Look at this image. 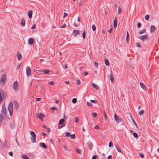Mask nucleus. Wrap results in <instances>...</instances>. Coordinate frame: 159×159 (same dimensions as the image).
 I'll use <instances>...</instances> for the list:
<instances>
[{
    "instance_id": "1",
    "label": "nucleus",
    "mask_w": 159,
    "mask_h": 159,
    "mask_svg": "<svg viewBox=\"0 0 159 159\" xmlns=\"http://www.w3.org/2000/svg\"><path fill=\"white\" fill-rule=\"evenodd\" d=\"M13 103L12 102H10L8 106V110L10 113V115L11 116L13 114Z\"/></svg>"
},
{
    "instance_id": "2",
    "label": "nucleus",
    "mask_w": 159,
    "mask_h": 159,
    "mask_svg": "<svg viewBox=\"0 0 159 159\" xmlns=\"http://www.w3.org/2000/svg\"><path fill=\"white\" fill-rule=\"evenodd\" d=\"M2 110L1 111V113H2L5 116L7 113V111L5 107V103H4L2 105Z\"/></svg>"
},
{
    "instance_id": "3",
    "label": "nucleus",
    "mask_w": 159,
    "mask_h": 159,
    "mask_svg": "<svg viewBox=\"0 0 159 159\" xmlns=\"http://www.w3.org/2000/svg\"><path fill=\"white\" fill-rule=\"evenodd\" d=\"M7 80L6 75L5 74H3L0 79V82L5 83Z\"/></svg>"
},
{
    "instance_id": "4",
    "label": "nucleus",
    "mask_w": 159,
    "mask_h": 159,
    "mask_svg": "<svg viewBox=\"0 0 159 159\" xmlns=\"http://www.w3.org/2000/svg\"><path fill=\"white\" fill-rule=\"evenodd\" d=\"M148 39V36L146 34L141 35L140 37V39L143 41L147 40Z\"/></svg>"
},
{
    "instance_id": "5",
    "label": "nucleus",
    "mask_w": 159,
    "mask_h": 159,
    "mask_svg": "<svg viewBox=\"0 0 159 159\" xmlns=\"http://www.w3.org/2000/svg\"><path fill=\"white\" fill-rule=\"evenodd\" d=\"M31 70L30 67L28 66H27L26 68V75L28 76H30L31 74Z\"/></svg>"
},
{
    "instance_id": "6",
    "label": "nucleus",
    "mask_w": 159,
    "mask_h": 159,
    "mask_svg": "<svg viewBox=\"0 0 159 159\" xmlns=\"http://www.w3.org/2000/svg\"><path fill=\"white\" fill-rule=\"evenodd\" d=\"M18 83L17 81H16L13 83V86L14 89L16 91L18 90Z\"/></svg>"
},
{
    "instance_id": "7",
    "label": "nucleus",
    "mask_w": 159,
    "mask_h": 159,
    "mask_svg": "<svg viewBox=\"0 0 159 159\" xmlns=\"http://www.w3.org/2000/svg\"><path fill=\"white\" fill-rule=\"evenodd\" d=\"M64 120L63 119H61L60 120L59 122V125L58 126V129H60L63 126H60V125L61 124H62V123H64Z\"/></svg>"
},
{
    "instance_id": "8",
    "label": "nucleus",
    "mask_w": 159,
    "mask_h": 159,
    "mask_svg": "<svg viewBox=\"0 0 159 159\" xmlns=\"http://www.w3.org/2000/svg\"><path fill=\"white\" fill-rule=\"evenodd\" d=\"M6 98V96L4 95L3 94H1L0 93V102L1 101L4 99Z\"/></svg>"
},
{
    "instance_id": "9",
    "label": "nucleus",
    "mask_w": 159,
    "mask_h": 159,
    "mask_svg": "<svg viewBox=\"0 0 159 159\" xmlns=\"http://www.w3.org/2000/svg\"><path fill=\"white\" fill-rule=\"evenodd\" d=\"M39 146L44 148L47 149V147L46 145V144L43 143H39Z\"/></svg>"
},
{
    "instance_id": "10",
    "label": "nucleus",
    "mask_w": 159,
    "mask_h": 159,
    "mask_svg": "<svg viewBox=\"0 0 159 159\" xmlns=\"http://www.w3.org/2000/svg\"><path fill=\"white\" fill-rule=\"evenodd\" d=\"M79 34V31L78 30H73V36L76 37Z\"/></svg>"
},
{
    "instance_id": "11",
    "label": "nucleus",
    "mask_w": 159,
    "mask_h": 159,
    "mask_svg": "<svg viewBox=\"0 0 159 159\" xmlns=\"http://www.w3.org/2000/svg\"><path fill=\"white\" fill-rule=\"evenodd\" d=\"M44 116L43 114L41 113H40L39 114L38 113L37 117L38 118L42 120L44 117Z\"/></svg>"
},
{
    "instance_id": "12",
    "label": "nucleus",
    "mask_w": 159,
    "mask_h": 159,
    "mask_svg": "<svg viewBox=\"0 0 159 159\" xmlns=\"http://www.w3.org/2000/svg\"><path fill=\"white\" fill-rule=\"evenodd\" d=\"M33 11L32 10H30L28 12V15L30 19H31L32 16Z\"/></svg>"
},
{
    "instance_id": "13",
    "label": "nucleus",
    "mask_w": 159,
    "mask_h": 159,
    "mask_svg": "<svg viewBox=\"0 0 159 159\" xmlns=\"http://www.w3.org/2000/svg\"><path fill=\"white\" fill-rule=\"evenodd\" d=\"M140 86L144 90H146V87L145 84L142 83H140Z\"/></svg>"
},
{
    "instance_id": "14",
    "label": "nucleus",
    "mask_w": 159,
    "mask_h": 159,
    "mask_svg": "<svg viewBox=\"0 0 159 159\" xmlns=\"http://www.w3.org/2000/svg\"><path fill=\"white\" fill-rule=\"evenodd\" d=\"M117 25V19L116 17H115L114 21V27L116 28Z\"/></svg>"
},
{
    "instance_id": "15",
    "label": "nucleus",
    "mask_w": 159,
    "mask_h": 159,
    "mask_svg": "<svg viewBox=\"0 0 159 159\" xmlns=\"http://www.w3.org/2000/svg\"><path fill=\"white\" fill-rule=\"evenodd\" d=\"M34 40L32 38H30L28 40V43L32 45L34 43Z\"/></svg>"
},
{
    "instance_id": "16",
    "label": "nucleus",
    "mask_w": 159,
    "mask_h": 159,
    "mask_svg": "<svg viewBox=\"0 0 159 159\" xmlns=\"http://www.w3.org/2000/svg\"><path fill=\"white\" fill-rule=\"evenodd\" d=\"M22 57V56L20 52H18L17 53V57L18 60H20Z\"/></svg>"
},
{
    "instance_id": "17",
    "label": "nucleus",
    "mask_w": 159,
    "mask_h": 159,
    "mask_svg": "<svg viewBox=\"0 0 159 159\" xmlns=\"http://www.w3.org/2000/svg\"><path fill=\"white\" fill-rule=\"evenodd\" d=\"M21 25L22 26H24L25 24V20L24 19H23L21 21Z\"/></svg>"
},
{
    "instance_id": "18",
    "label": "nucleus",
    "mask_w": 159,
    "mask_h": 159,
    "mask_svg": "<svg viewBox=\"0 0 159 159\" xmlns=\"http://www.w3.org/2000/svg\"><path fill=\"white\" fill-rule=\"evenodd\" d=\"M155 27L153 25H151L150 27V31L151 32H152L155 30Z\"/></svg>"
},
{
    "instance_id": "19",
    "label": "nucleus",
    "mask_w": 159,
    "mask_h": 159,
    "mask_svg": "<svg viewBox=\"0 0 159 159\" xmlns=\"http://www.w3.org/2000/svg\"><path fill=\"white\" fill-rule=\"evenodd\" d=\"M30 134L32 136L31 137H36V136L35 133L34 132L32 131H30Z\"/></svg>"
},
{
    "instance_id": "20",
    "label": "nucleus",
    "mask_w": 159,
    "mask_h": 159,
    "mask_svg": "<svg viewBox=\"0 0 159 159\" xmlns=\"http://www.w3.org/2000/svg\"><path fill=\"white\" fill-rule=\"evenodd\" d=\"M21 157L23 159H29L28 157L26 155L23 154L21 155Z\"/></svg>"
},
{
    "instance_id": "21",
    "label": "nucleus",
    "mask_w": 159,
    "mask_h": 159,
    "mask_svg": "<svg viewBox=\"0 0 159 159\" xmlns=\"http://www.w3.org/2000/svg\"><path fill=\"white\" fill-rule=\"evenodd\" d=\"M4 115L2 113H1L0 115V122L2 121L3 120L4 118Z\"/></svg>"
},
{
    "instance_id": "22",
    "label": "nucleus",
    "mask_w": 159,
    "mask_h": 159,
    "mask_svg": "<svg viewBox=\"0 0 159 159\" xmlns=\"http://www.w3.org/2000/svg\"><path fill=\"white\" fill-rule=\"evenodd\" d=\"M75 151L80 154H82V151L80 149L78 148H76L75 149Z\"/></svg>"
},
{
    "instance_id": "23",
    "label": "nucleus",
    "mask_w": 159,
    "mask_h": 159,
    "mask_svg": "<svg viewBox=\"0 0 159 159\" xmlns=\"http://www.w3.org/2000/svg\"><path fill=\"white\" fill-rule=\"evenodd\" d=\"M105 63L106 66H108L109 65V62L108 60L107 59H105Z\"/></svg>"
},
{
    "instance_id": "24",
    "label": "nucleus",
    "mask_w": 159,
    "mask_h": 159,
    "mask_svg": "<svg viewBox=\"0 0 159 159\" xmlns=\"http://www.w3.org/2000/svg\"><path fill=\"white\" fill-rule=\"evenodd\" d=\"M126 40L127 41V42L129 41V33L128 31H127L126 33Z\"/></svg>"
},
{
    "instance_id": "25",
    "label": "nucleus",
    "mask_w": 159,
    "mask_h": 159,
    "mask_svg": "<svg viewBox=\"0 0 159 159\" xmlns=\"http://www.w3.org/2000/svg\"><path fill=\"white\" fill-rule=\"evenodd\" d=\"M45 74H48L49 73V72H51L50 70H44L43 71Z\"/></svg>"
},
{
    "instance_id": "26",
    "label": "nucleus",
    "mask_w": 159,
    "mask_h": 159,
    "mask_svg": "<svg viewBox=\"0 0 159 159\" xmlns=\"http://www.w3.org/2000/svg\"><path fill=\"white\" fill-rule=\"evenodd\" d=\"M36 138V137H31L30 139L31 140L32 142L34 143L35 142V141H36V139H35Z\"/></svg>"
},
{
    "instance_id": "27",
    "label": "nucleus",
    "mask_w": 159,
    "mask_h": 159,
    "mask_svg": "<svg viewBox=\"0 0 159 159\" xmlns=\"http://www.w3.org/2000/svg\"><path fill=\"white\" fill-rule=\"evenodd\" d=\"M145 30L144 29H143L142 30H140L139 31V33L140 34H142L144 33H145Z\"/></svg>"
},
{
    "instance_id": "28",
    "label": "nucleus",
    "mask_w": 159,
    "mask_h": 159,
    "mask_svg": "<svg viewBox=\"0 0 159 159\" xmlns=\"http://www.w3.org/2000/svg\"><path fill=\"white\" fill-rule=\"evenodd\" d=\"M93 145L91 143L89 144L88 148L90 150H91L93 148Z\"/></svg>"
},
{
    "instance_id": "29",
    "label": "nucleus",
    "mask_w": 159,
    "mask_h": 159,
    "mask_svg": "<svg viewBox=\"0 0 159 159\" xmlns=\"http://www.w3.org/2000/svg\"><path fill=\"white\" fill-rule=\"evenodd\" d=\"M92 85L93 87L95 88L96 89H98V86L94 83H92Z\"/></svg>"
},
{
    "instance_id": "30",
    "label": "nucleus",
    "mask_w": 159,
    "mask_h": 159,
    "mask_svg": "<svg viewBox=\"0 0 159 159\" xmlns=\"http://www.w3.org/2000/svg\"><path fill=\"white\" fill-rule=\"evenodd\" d=\"M122 120V119L121 118H119L117 119H116V121L117 123H119V122H120Z\"/></svg>"
},
{
    "instance_id": "31",
    "label": "nucleus",
    "mask_w": 159,
    "mask_h": 159,
    "mask_svg": "<svg viewBox=\"0 0 159 159\" xmlns=\"http://www.w3.org/2000/svg\"><path fill=\"white\" fill-rule=\"evenodd\" d=\"M145 18L146 20H148L149 19V16L148 15H146L145 17Z\"/></svg>"
},
{
    "instance_id": "32",
    "label": "nucleus",
    "mask_w": 159,
    "mask_h": 159,
    "mask_svg": "<svg viewBox=\"0 0 159 159\" xmlns=\"http://www.w3.org/2000/svg\"><path fill=\"white\" fill-rule=\"evenodd\" d=\"M14 107L17 108L18 106L17 102L16 101H14Z\"/></svg>"
},
{
    "instance_id": "33",
    "label": "nucleus",
    "mask_w": 159,
    "mask_h": 159,
    "mask_svg": "<svg viewBox=\"0 0 159 159\" xmlns=\"http://www.w3.org/2000/svg\"><path fill=\"white\" fill-rule=\"evenodd\" d=\"M144 113V111L143 110H141L139 112V114L140 115H143Z\"/></svg>"
},
{
    "instance_id": "34",
    "label": "nucleus",
    "mask_w": 159,
    "mask_h": 159,
    "mask_svg": "<svg viewBox=\"0 0 159 159\" xmlns=\"http://www.w3.org/2000/svg\"><path fill=\"white\" fill-rule=\"evenodd\" d=\"M110 80L111 81H114V78H113L112 75L111 74H110Z\"/></svg>"
},
{
    "instance_id": "35",
    "label": "nucleus",
    "mask_w": 159,
    "mask_h": 159,
    "mask_svg": "<svg viewBox=\"0 0 159 159\" xmlns=\"http://www.w3.org/2000/svg\"><path fill=\"white\" fill-rule=\"evenodd\" d=\"M77 99L76 98H74L72 100V102L74 103H76L77 102Z\"/></svg>"
},
{
    "instance_id": "36",
    "label": "nucleus",
    "mask_w": 159,
    "mask_h": 159,
    "mask_svg": "<svg viewBox=\"0 0 159 159\" xmlns=\"http://www.w3.org/2000/svg\"><path fill=\"white\" fill-rule=\"evenodd\" d=\"M70 137L71 139H74L75 138V134H70Z\"/></svg>"
},
{
    "instance_id": "37",
    "label": "nucleus",
    "mask_w": 159,
    "mask_h": 159,
    "mask_svg": "<svg viewBox=\"0 0 159 159\" xmlns=\"http://www.w3.org/2000/svg\"><path fill=\"white\" fill-rule=\"evenodd\" d=\"M83 38L85 39L86 37V33L85 31H84L82 34Z\"/></svg>"
},
{
    "instance_id": "38",
    "label": "nucleus",
    "mask_w": 159,
    "mask_h": 159,
    "mask_svg": "<svg viewBox=\"0 0 159 159\" xmlns=\"http://www.w3.org/2000/svg\"><path fill=\"white\" fill-rule=\"evenodd\" d=\"M133 136L135 138H137L138 137V135L137 133H134L133 134Z\"/></svg>"
},
{
    "instance_id": "39",
    "label": "nucleus",
    "mask_w": 159,
    "mask_h": 159,
    "mask_svg": "<svg viewBox=\"0 0 159 159\" xmlns=\"http://www.w3.org/2000/svg\"><path fill=\"white\" fill-rule=\"evenodd\" d=\"M92 27L93 30V31H95L96 29V27L94 25H92Z\"/></svg>"
},
{
    "instance_id": "40",
    "label": "nucleus",
    "mask_w": 159,
    "mask_h": 159,
    "mask_svg": "<svg viewBox=\"0 0 159 159\" xmlns=\"http://www.w3.org/2000/svg\"><path fill=\"white\" fill-rule=\"evenodd\" d=\"M76 84L77 85H79L80 84V80L77 79L76 80Z\"/></svg>"
},
{
    "instance_id": "41",
    "label": "nucleus",
    "mask_w": 159,
    "mask_h": 159,
    "mask_svg": "<svg viewBox=\"0 0 159 159\" xmlns=\"http://www.w3.org/2000/svg\"><path fill=\"white\" fill-rule=\"evenodd\" d=\"M121 9L120 8V7L119 6L118 7V14H120L121 12Z\"/></svg>"
},
{
    "instance_id": "42",
    "label": "nucleus",
    "mask_w": 159,
    "mask_h": 159,
    "mask_svg": "<svg viewBox=\"0 0 159 159\" xmlns=\"http://www.w3.org/2000/svg\"><path fill=\"white\" fill-rule=\"evenodd\" d=\"M70 134L69 132H67L65 133V136L66 137H70Z\"/></svg>"
},
{
    "instance_id": "43",
    "label": "nucleus",
    "mask_w": 159,
    "mask_h": 159,
    "mask_svg": "<svg viewBox=\"0 0 159 159\" xmlns=\"http://www.w3.org/2000/svg\"><path fill=\"white\" fill-rule=\"evenodd\" d=\"M90 102H91L94 103H96L97 102V101L94 100H92L90 101Z\"/></svg>"
},
{
    "instance_id": "44",
    "label": "nucleus",
    "mask_w": 159,
    "mask_h": 159,
    "mask_svg": "<svg viewBox=\"0 0 159 159\" xmlns=\"http://www.w3.org/2000/svg\"><path fill=\"white\" fill-rule=\"evenodd\" d=\"M103 112H104V116L105 120H107V116L106 115L105 111H104Z\"/></svg>"
},
{
    "instance_id": "45",
    "label": "nucleus",
    "mask_w": 159,
    "mask_h": 159,
    "mask_svg": "<svg viewBox=\"0 0 159 159\" xmlns=\"http://www.w3.org/2000/svg\"><path fill=\"white\" fill-rule=\"evenodd\" d=\"M87 104L89 107H92L93 106V104L92 103L88 102H87Z\"/></svg>"
},
{
    "instance_id": "46",
    "label": "nucleus",
    "mask_w": 159,
    "mask_h": 159,
    "mask_svg": "<svg viewBox=\"0 0 159 159\" xmlns=\"http://www.w3.org/2000/svg\"><path fill=\"white\" fill-rule=\"evenodd\" d=\"M139 156L141 157L142 158H143L144 157V156L143 154H142L141 153H139Z\"/></svg>"
},
{
    "instance_id": "47",
    "label": "nucleus",
    "mask_w": 159,
    "mask_h": 159,
    "mask_svg": "<svg viewBox=\"0 0 159 159\" xmlns=\"http://www.w3.org/2000/svg\"><path fill=\"white\" fill-rule=\"evenodd\" d=\"M116 148L117 150L119 152H121V150L118 148V147L117 146H116Z\"/></svg>"
},
{
    "instance_id": "48",
    "label": "nucleus",
    "mask_w": 159,
    "mask_h": 159,
    "mask_svg": "<svg viewBox=\"0 0 159 159\" xmlns=\"http://www.w3.org/2000/svg\"><path fill=\"white\" fill-rule=\"evenodd\" d=\"M79 120V119L77 117H75V122L77 123V122H78Z\"/></svg>"
},
{
    "instance_id": "49",
    "label": "nucleus",
    "mask_w": 159,
    "mask_h": 159,
    "mask_svg": "<svg viewBox=\"0 0 159 159\" xmlns=\"http://www.w3.org/2000/svg\"><path fill=\"white\" fill-rule=\"evenodd\" d=\"M119 118V117L118 116H117V115L116 114H115L114 115V119L115 120H116V119H117L118 118Z\"/></svg>"
},
{
    "instance_id": "50",
    "label": "nucleus",
    "mask_w": 159,
    "mask_h": 159,
    "mask_svg": "<svg viewBox=\"0 0 159 159\" xmlns=\"http://www.w3.org/2000/svg\"><path fill=\"white\" fill-rule=\"evenodd\" d=\"M132 119L133 122V123L134 124V125H135V126H137V124L135 122L134 120L132 118Z\"/></svg>"
},
{
    "instance_id": "51",
    "label": "nucleus",
    "mask_w": 159,
    "mask_h": 159,
    "mask_svg": "<svg viewBox=\"0 0 159 159\" xmlns=\"http://www.w3.org/2000/svg\"><path fill=\"white\" fill-rule=\"evenodd\" d=\"M141 26V23H140V22L138 23L137 24L138 27L139 28Z\"/></svg>"
},
{
    "instance_id": "52",
    "label": "nucleus",
    "mask_w": 159,
    "mask_h": 159,
    "mask_svg": "<svg viewBox=\"0 0 159 159\" xmlns=\"http://www.w3.org/2000/svg\"><path fill=\"white\" fill-rule=\"evenodd\" d=\"M94 128L96 129H98L99 128V127L97 125H95L94 127Z\"/></svg>"
},
{
    "instance_id": "53",
    "label": "nucleus",
    "mask_w": 159,
    "mask_h": 159,
    "mask_svg": "<svg viewBox=\"0 0 159 159\" xmlns=\"http://www.w3.org/2000/svg\"><path fill=\"white\" fill-rule=\"evenodd\" d=\"M49 84H51L53 85L54 84V82L53 81H51L48 83Z\"/></svg>"
},
{
    "instance_id": "54",
    "label": "nucleus",
    "mask_w": 159,
    "mask_h": 159,
    "mask_svg": "<svg viewBox=\"0 0 159 159\" xmlns=\"http://www.w3.org/2000/svg\"><path fill=\"white\" fill-rule=\"evenodd\" d=\"M36 25L35 24H34L31 27V29H34L36 28Z\"/></svg>"
},
{
    "instance_id": "55",
    "label": "nucleus",
    "mask_w": 159,
    "mask_h": 159,
    "mask_svg": "<svg viewBox=\"0 0 159 159\" xmlns=\"http://www.w3.org/2000/svg\"><path fill=\"white\" fill-rule=\"evenodd\" d=\"M66 25L65 24H64L62 25L61 26V27L63 28H65L66 27Z\"/></svg>"
},
{
    "instance_id": "56",
    "label": "nucleus",
    "mask_w": 159,
    "mask_h": 159,
    "mask_svg": "<svg viewBox=\"0 0 159 159\" xmlns=\"http://www.w3.org/2000/svg\"><path fill=\"white\" fill-rule=\"evenodd\" d=\"M97 156V155L93 156L92 157V159H96Z\"/></svg>"
},
{
    "instance_id": "57",
    "label": "nucleus",
    "mask_w": 159,
    "mask_h": 159,
    "mask_svg": "<svg viewBox=\"0 0 159 159\" xmlns=\"http://www.w3.org/2000/svg\"><path fill=\"white\" fill-rule=\"evenodd\" d=\"M113 146L112 143L111 142H110L109 143V146L110 147H111Z\"/></svg>"
},
{
    "instance_id": "58",
    "label": "nucleus",
    "mask_w": 159,
    "mask_h": 159,
    "mask_svg": "<svg viewBox=\"0 0 159 159\" xmlns=\"http://www.w3.org/2000/svg\"><path fill=\"white\" fill-rule=\"evenodd\" d=\"M92 115L93 116H94L95 117H96L97 116V114L96 113H95V112H94V113H93V114H92Z\"/></svg>"
},
{
    "instance_id": "59",
    "label": "nucleus",
    "mask_w": 159,
    "mask_h": 159,
    "mask_svg": "<svg viewBox=\"0 0 159 159\" xmlns=\"http://www.w3.org/2000/svg\"><path fill=\"white\" fill-rule=\"evenodd\" d=\"M64 16L63 18H65L68 16V14L66 13H64Z\"/></svg>"
},
{
    "instance_id": "60",
    "label": "nucleus",
    "mask_w": 159,
    "mask_h": 159,
    "mask_svg": "<svg viewBox=\"0 0 159 159\" xmlns=\"http://www.w3.org/2000/svg\"><path fill=\"white\" fill-rule=\"evenodd\" d=\"M94 65L96 67H97L98 65V63L96 62H94Z\"/></svg>"
},
{
    "instance_id": "61",
    "label": "nucleus",
    "mask_w": 159,
    "mask_h": 159,
    "mask_svg": "<svg viewBox=\"0 0 159 159\" xmlns=\"http://www.w3.org/2000/svg\"><path fill=\"white\" fill-rule=\"evenodd\" d=\"M41 99V98H36L35 99V100L37 101H40Z\"/></svg>"
},
{
    "instance_id": "62",
    "label": "nucleus",
    "mask_w": 159,
    "mask_h": 159,
    "mask_svg": "<svg viewBox=\"0 0 159 159\" xmlns=\"http://www.w3.org/2000/svg\"><path fill=\"white\" fill-rule=\"evenodd\" d=\"M136 45L138 47H140V45L139 43H136Z\"/></svg>"
},
{
    "instance_id": "63",
    "label": "nucleus",
    "mask_w": 159,
    "mask_h": 159,
    "mask_svg": "<svg viewBox=\"0 0 159 159\" xmlns=\"http://www.w3.org/2000/svg\"><path fill=\"white\" fill-rule=\"evenodd\" d=\"M21 63H19L18 64V65H17V67H18L17 68L18 69L19 68H20V67L21 66Z\"/></svg>"
},
{
    "instance_id": "64",
    "label": "nucleus",
    "mask_w": 159,
    "mask_h": 159,
    "mask_svg": "<svg viewBox=\"0 0 159 159\" xmlns=\"http://www.w3.org/2000/svg\"><path fill=\"white\" fill-rule=\"evenodd\" d=\"M112 156L111 155H109L107 157V159H111Z\"/></svg>"
}]
</instances>
